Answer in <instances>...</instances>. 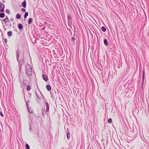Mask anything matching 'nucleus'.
I'll use <instances>...</instances> for the list:
<instances>
[{
    "mask_svg": "<svg viewBox=\"0 0 149 149\" xmlns=\"http://www.w3.org/2000/svg\"><path fill=\"white\" fill-rule=\"evenodd\" d=\"M21 11L24 12H25L26 11L25 9L23 8H22L21 9Z\"/></svg>",
    "mask_w": 149,
    "mask_h": 149,
    "instance_id": "nucleus-22",
    "label": "nucleus"
},
{
    "mask_svg": "<svg viewBox=\"0 0 149 149\" xmlns=\"http://www.w3.org/2000/svg\"><path fill=\"white\" fill-rule=\"evenodd\" d=\"M108 122L109 123H111L112 122V120L111 118H109L108 120Z\"/></svg>",
    "mask_w": 149,
    "mask_h": 149,
    "instance_id": "nucleus-17",
    "label": "nucleus"
},
{
    "mask_svg": "<svg viewBox=\"0 0 149 149\" xmlns=\"http://www.w3.org/2000/svg\"><path fill=\"white\" fill-rule=\"evenodd\" d=\"M23 28L22 25L21 24H19L18 25V28L19 29H21Z\"/></svg>",
    "mask_w": 149,
    "mask_h": 149,
    "instance_id": "nucleus-9",
    "label": "nucleus"
},
{
    "mask_svg": "<svg viewBox=\"0 0 149 149\" xmlns=\"http://www.w3.org/2000/svg\"><path fill=\"white\" fill-rule=\"evenodd\" d=\"M45 104L46 106V111L47 112H49V105L48 104L47 102L45 103Z\"/></svg>",
    "mask_w": 149,
    "mask_h": 149,
    "instance_id": "nucleus-5",
    "label": "nucleus"
},
{
    "mask_svg": "<svg viewBox=\"0 0 149 149\" xmlns=\"http://www.w3.org/2000/svg\"><path fill=\"white\" fill-rule=\"evenodd\" d=\"M71 17L70 15H68V20H70L71 19Z\"/></svg>",
    "mask_w": 149,
    "mask_h": 149,
    "instance_id": "nucleus-21",
    "label": "nucleus"
},
{
    "mask_svg": "<svg viewBox=\"0 0 149 149\" xmlns=\"http://www.w3.org/2000/svg\"><path fill=\"white\" fill-rule=\"evenodd\" d=\"M33 22V19L32 18H30L28 20V24H30Z\"/></svg>",
    "mask_w": 149,
    "mask_h": 149,
    "instance_id": "nucleus-7",
    "label": "nucleus"
},
{
    "mask_svg": "<svg viewBox=\"0 0 149 149\" xmlns=\"http://www.w3.org/2000/svg\"><path fill=\"white\" fill-rule=\"evenodd\" d=\"M67 136L68 139H69L70 138V133L69 132H68L67 134Z\"/></svg>",
    "mask_w": 149,
    "mask_h": 149,
    "instance_id": "nucleus-20",
    "label": "nucleus"
},
{
    "mask_svg": "<svg viewBox=\"0 0 149 149\" xmlns=\"http://www.w3.org/2000/svg\"><path fill=\"white\" fill-rule=\"evenodd\" d=\"M8 35L9 36H11L12 35V33L11 31H8L7 33Z\"/></svg>",
    "mask_w": 149,
    "mask_h": 149,
    "instance_id": "nucleus-16",
    "label": "nucleus"
},
{
    "mask_svg": "<svg viewBox=\"0 0 149 149\" xmlns=\"http://www.w3.org/2000/svg\"><path fill=\"white\" fill-rule=\"evenodd\" d=\"M104 43L105 45H108V42L107 40L106 39H105L104 40Z\"/></svg>",
    "mask_w": 149,
    "mask_h": 149,
    "instance_id": "nucleus-13",
    "label": "nucleus"
},
{
    "mask_svg": "<svg viewBox=\"0 0 149 149\" xmlns=\"http://www.w3.org/2000/svg\"><path fill=\"white\" fill-rule=\"evenodd\" d=\"M5 16V14L3 13H0V17L1 18H3Z\"/></svg>",
    "mask_w": 149,
    "mask_h": 149,
    "instance_id": "nucleus-14",
    "label": "nucleus"
},
{
    "mask_svg": "<svg viewBox=\"0 0 149 149\" xmlns=\"http://www.w3.org/2000/svg\"><path fill=\"white\" fill-rule=\"evenodd\" d=\"M43 79L46 81H47L48 80L47 76L46 75L44 74L42 75Z\"/></svg>",
    "mask_w": 149,
    "mask_h": 149,
    "instance_id": "nucleus-4",
    "label": "nucleus"
},
{
    "mask_svg": "<svg viewBox=\"0 0 149 149\" xmlns=\"http://www.w3.org/2000/svg\"><path fill=\"white\" fill-rule=\"evenodd\" d=\"M4 5L1 3L0 4V12H3L4 11Z\"/></svg>",
    "mask_w": 149,
    "mask_h": 149,
    "instance_id": "nucleus-2",
    "label": "nucleus"
},
{
    "mask_svg": "<svg viewBox=\"0 0 149 149\" xmlns=\"http://www.w3.org/2000/svg\"><path fill=\"white\" fill-rule=\"evenodd\" d=\"M26 149H30V147L28 144H26L25 145Z\"/></svg>",
    "mask_w": 149,
    "mask_h": 149,
    "instance_id": "nucleus-19",
    "label": "nucleus"
},
{
    "mask_svg": "<svg viewBox=\"0 0 149 149\" xmlns=\"http://www.w3.org/2000/svg\"><path fill=\"white\" fill-rule=\"evenodd\" d=\"M8 20V19L7 18H6L4 19V21L5 22H6Z\"/></svg>",
    "mask_w": 149,
    "mask_h": 149,
    "instance_id": "nucleus-24",
    "label": "nucleus"
},
{
    "mask_svg": "<svg viewBox=\"0 0 149 149\" xmlns=\"http://www.w3.org/2000/svg\"><path fill=\"white\" fill-rule=\"evenodd\" d=\"M26 73L29 76L31 75L32 72L31 69L30 65H28L27 67H26Z\"/></svg>",
    "mask_w": 149,
    "mask_h": 149,
    "instance_id": "nucleus-1",
    "label": "nucleus"
},
{
    "mask_svg": "<svg viewBox=\"0 0 149 149\" xmlns=\"http://www.w3.org/2000/svg\"><path fill=\"white\" fill-rule=\"evenodd\" d=\"M101 30L102 31H103L104 32L106 31V28L104 26H102V27Z\"/></svg>",
    "mask_w": 149,
    "mask_h": 149,
    "instance_id": "nucleus-15",
    "label": "nucleus"
},
{
    "mask_svg": "<svg viewBox=\"0 0 149 149\" xmlns=\"http://www.w3.org/2000/svg\"><path fill=\"white\" fill-rule=\"evenodd\" d=\"M22 6L24 7L25 8L26 7V2L25 1H24L22 3Z\"/></svg>",
    "mask_w": 149,
    "mask_h": 149,
    "instance_id": "nucleus-8",
    "label": "nucleus"
},
{
    "mask_svg": "<svg viewBox=\"0 0 149 149\" xmlns=\"http://www.w3.org/2000/svg\"><path fill=\"white\" fill-rule=\"evenodd\" d=\"M17 60H18L19 58V51H18L17 52Z\"/></svg>",
    "mask_w": 149,
    "mask_h": 149,
    "instance_id": "nucleus-11",
    "label": "nucleus"
},
{
    "mask_svg": "<svg viewBox=\"0 0 149 149\" xmlns=\"http://www.w3.org/2000/svg\"><path fill=\"white\" fill-rule=\"evenodd\" d=\"M28 15V12H26L25 13L24 15V18H26L27 16Z\"/></svg>",
    "mask_w": 149,
    "mask_h": 149,
    "instance_id": "nucleus-18",
    "label": "nucleus"
},
{
    "mask_svg": "<svg viewBox=\"0 0 149 149\" xmlns=\"http://www.w3.org/2000/svg\"><path fill=\"white\" fill-rule=\"evenodd\" d=\"M71 39L73 41H74L75 40L74 38V37H72L71 38Z\"/></svg>",
    "mask_w": 149,
    "mask_h": 149,
    "instance_id": "nucleus-25",
    "label": "nucleus"
},
{
    "mask_svg": "<svg viewBox=\"0 0 149 149\" xmlns=\"http://www.w3.org/2000/svg\"><path fill=\"white\" fill-rule=\"evenodd\" d=\"M0 114L3 117V115L2 114V112L0 111Z\"/></svg>",
    "mask_w": 149,
    "mask_h": 149,
    "instance_id": "nucleus-23",
    "label": "nucleus"
},
{
    "mask_svg": "<svg viewBox=\"0 0 149 149\" xmlns=\"http://www.w3.org/2000/svg\"><path fill=\"white\" fill-rule=\"evenodd\" d=\"M26 90L28 91H29L31 89V87L29 85H27L26 86Z\"/></svg>",
    "mask_w": 149,
    "mask_h": 149,
    "instance_id": "nucleus-12",
    "label": "nucleus"
},
{
    "mask_svg": "<svg viewBox=\"0 0 149 149\" xmlns=\"http://www.w3.org/2000/svg\"><path fill=\"white\" fill-rule=\"evenodd\" d=\"M28 111L31 114H33V109L31 107H29L28 105Z\"/></svg>",
    "mask_w": 149,
    "mask_h": 149,
    "instance_id": "nucleus-3",
    "label": "nucleus"
},
{
    "mask_svg": "<svg viewBox=\"0 0 149 149\" xmlns=\"http://www.w3.org/2000/svg\"><path fill=\"white\" fill-rule=\"evenodd\" d=\"M7 11H9V10H6V12L7 13H8V12H7Z\"/></svg>",
    "mask_w": 149,
    "mask_h": 149,
    "instance_id": "nucleus-27",
    "label": "nucleus"
},
{
    "mask_svg": "<svg viewBox=\"0 0 149 149\" xmlns=\"http://www.w3.org/2000/svg\"><path fill=\"white\" fill-rule=\"evenodd\" d=\"M16 18L17 19H20L21 18V15L20 14H18L16 15Z\"/></svg>",
    "mask_w": 149,
    "mask_h": 149,
    "instance_id": "nucleus-10",
    "label": "nucleus"
},
{
    "mask_svg": "<svg viewBox=\"0 0 149 149\" xmlns=\"http://www.w3.org/2000/svg\"><path fill=\"white\" fill-rule=\"evenodd\" d=\"M144 73H143V79H144Z\"/></svg>",
    "mask_w": 149,
    "mask_h": 149,
    "instance_id": "nucleus-26",
    "label": "nucleus"
},
{
    "mask_svg": "<svg viewBox=\"0 0 149 149\" xmlns=\"http://www.w3.org/2000/svg\"><path fill=\"white\" fill-rule=\"evenodd\" d=\"M46 88L47 90L48 91H50L51 90V87L49 85H46Z\"/></svg>",
    "mask_w": 149,
    "mask_h": 149,
    "instance_id": "nucleus-6",
    "label": "nucleus"
},
{
    "mask_svg": "<svg viewBox=\"0 0 149 149\" xmlns=\"http://www.w3.org/2000/svg\"><path fill=\"white\" fill-rule=\"evenodd\" d=\"M45 28H46L45 27H44V28H42V29L43 30H44V29H45Z\"/></svg>",
    "mask_w": 149,
    "mask_h": 149,
    "instance_id": "nucleus-28",
    "label": "nucleus"
}]
</instances>
